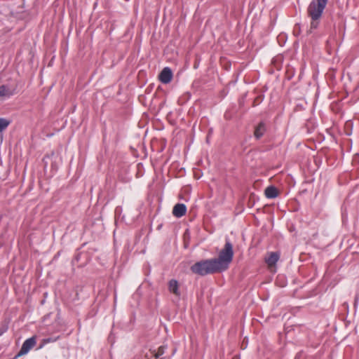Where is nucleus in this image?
Masks as SVG:
<instances>
[{
    "mask_svg": "<svg viewBox=\"0 0 359 359\" xmlns=\"http://www.w3.org/2000/svg\"><path fill=\"white\" fill-rule=\"evenodd\" d=\"M328 0H312L307 8V14L311 19V29H316L320 22Z\"/></svg>",
    "mask_w": 359,
    "mask_h": 359,
    "instance_id": "1",
    "label": "nucleus"
},
{
    "mask_svg": "<svg viewBox=\"0 0 359 359\" xmlns=\"http://www.w3.org/2000/svg\"><path fill=\"white\" fill-rule=\"evenodd\" d=\"M233 257V245L229 239L226 238L224 248L220 250L217 258H213L221 272L226 271Z\"/></svg>",
    "mask_w": 359,
    "mask_h": 359,
    "instance_id": "2",
    "label": "nucleus"
},
{
    "mask_svg": "<svg viewBox=\"0 0 359 359\" xmlns=\"http://www.w3.org/2000/svg\"><path fill=\"white\" fill-rule=\"evenodd\" d=\"M191 271L194 273L202 276L221 272L213 259L197 262L191 266Z\"/></svg>",
    "mask_w": 359,
    "mask_h": 359,
    "instance_id": "3",
    "label": "nucleus"
},
{
    "mask_svg": "<svg viewBox=\"0 0 359 359\" xmlns=\"http://www.w3.org/2000/svg\"><path fill=\"white\" fill-rule=\"evenodd\" d=\"M35 344L36 339L34 337L26 339L22 344V346L19 353H18V356L27 354L30 351V349L34 346Z\"/></svg>",
    "mask_w": 359,
    "mask_h": 359,
    "instance_id": "4",
    "label": "nucleus"
},
{
    "mask_svg": "<svg viewBox=\"0 0 359 359\" xmlns=\"http://www.w3.org/2000/svg\"><path fill=\"white\" fill-rule=\"evenodd\" d=\"M172 78V72L169 67L163 69L159 74V80L161 83L167 84L170 83Z\"/></svg>",
    "mask_w": 359,
    "mask_h": 359,
    "instance_id": "5",
    "label": "nucleus"
},
{
    "mask_svg": "<svg viewBox=\"0 0 359 359\" xmlns=\"http://www.w3.org/2000/svg\"><path fill=\"white\" fill-rule=\"evenodd\" d=\"M168 290L172 293L178 299L180 297L181 293L179 289V283L175 280L172 279L168 282Z\"/></svg>",
    "mask_w": 359,
    "mask_h": 359,
    "instance_id": "6",
    "label": "nucleus"
},
{
    "mask_svg": "<svg viewBox=\"0 0 359 359\" xmlns=\"http://www.w3.org/2000/svg\"><path fill=\"white\" fill-rule=\"evenodd\" d=\"M187 207L183 203L176 204L172 209V214L176 217H181L186 214Z\"/></svg>",
    "mask_w": 359,
    "mask_h": 359,
    "instance_id": "7",
    "label": "nucleus"
},
{
    "mask_svg": "<svg viewBox=\"0 0 359 359\" xmlns=\"http://www.w3.org/2000/svg\"><path fill=\"white\" fill-rule=\"evenodd\" d=\"M13 95H14V91L10 89L8 86H0V97H10Z\"/></svg>",
    "mask_w": 359,
    "mask_h": 359,
    "instance_id": "8",
    "label": "nucleus"
},
{
    "mask_svg": "<svg viewBox=\"0 0 359 359\" xmlns=\"http://www.w3.org/2000/svg\"><path fill=\"white\" fill-rule=\"evenodd\" d=\"M279 259V255L277 252H271L267 258L266 262L269 266H274Z\"/></svg>",
    "mask_w": 359,
    "mask_h": 359,
    "instance_id": "9",
    "label": "nucleus"
},
{
    "mask_svg": "<svg viewBox=\"0 0 359 359\" xmlns=\"http://www.w3.org/2000/svg\"><path fill=\"white\" fill-rule=\"evenodd\" d=\"M266 130V127L263 123H260L255 128V137L257 139H259L262 135H264V132Z\"/></svg>",
    "mask_w": 359,
    "mask_h": 359,
    "instance_id": "10",
    "label": "nucleus"
},
{
    "mask_svg": "<svg viewBox=\"0 0 359 359\" xmlns=\"http://www.w3.org/2000/svg\"><path fill=\"white\" fill-rule=\"evenodd\" d=\"M265 196L268 198H274L278 196V191L274 187H269L265 189Z\"/></svg>",
    "mask_w": 359,
    "mask_h": 359,
    "instance_id": "11",
    "label": "nucleus"
},
{
    "mask_svg": "<svg viewBox=\"0 0 359 359\" xmlns=\"http://www.w3.org/2000/svg\"><path fill=\"white\" fill-rule=\"evenodd\" d=\"M11 121L5 118H0V133L5 130L10 125Z\"/></svg>",
    "mask_w": 359,
    "mask_h": 359,
    "instance_id": "12",
    "label": "nucleus"
},
{
    "mask_svg": "<svg viewBox=\"0 0 359 359\" xmlns=\"http://www.w3.org/2000/svg\"><path fill=\"white\" fill-rule=\"evenodd\" d=\"M8 325L6 323H1L0 325V336L4 334L8 330Z\"/></svg>",
    "mask_w": 359,
    "mask_h": 359,
    "instance_id": "13",
    "label": "nucleus"
},
{
    "mask_svg": "<svg viewBox=\"0 0 359 359\" xmlns=\"http://www.w3.org/2000/svg\"><path fill=\"white\" fill-rule=\"evenodd\" d=\"M57 340V338H51V337H48V338H46L43 340V343L44 344H48V343H50V342H54Z\"/></svg>",
    "mask_w": 359,
    "mask_h": 359,
    "instance_id": "14",
    "label": "nucleus"
}]
</instances>
